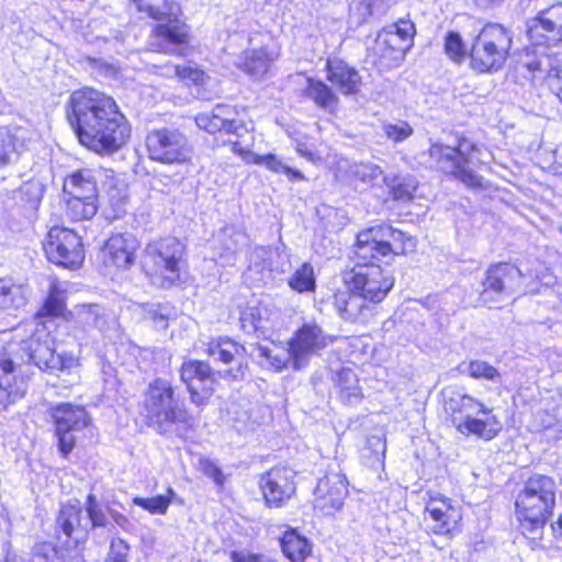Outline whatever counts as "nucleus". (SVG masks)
Masks as SVG:
<instances>
[{
	"mask_svg": "<svg viewBox=\"0 0 562 562\" xmlns=\"http://www.w3.org/2000/svg\"><path fill=\"white\" fill-rule=\"evenodd\" d=\"M146 149L150 160L164 165H186L193 156L187 135L175 127L150 131L146 136Z\"/></svg>",
	"mask_w": 562,
	"mask_h": 562,
	"instance_id": "12",
	"label": "nucleus"
},
{
	"mask_svg": "<svg viewBox=\"0 0 562 562\" xmlns=\"http://www.w3.org/2000/svg\"><path fill=\"white\" fill-rule=\"evenodd\" d=\"M183 256L184 246L179 239H154L146 245L140 255V267L153 284L170 288L180 279Z\"/></svg>",
	"mask_w": 562,
	"mask_h": 562,
	"instance_id": "6",
	"label": "nucleus"
},
{
	"mask_svg": "<svg viewBox=\"0 0 562 562\" xmlns=\"http://www.w3.org/2000/svg\"><path fill=\"white\" fill-rule=\"evenodd\" d=\"M373 260L379 261L380 257L367 260L357 257L355 266L342 273V280L345 284L367 297L368 302L379 303L393 288L394 276L389 267H382Z\"/></svg>",
	"mask_w": 562,
	"mask_h": 562,
	"instance_id": "9",
	"label": "nucleus"
},
{
	"mask_svg": "<svg viewBox=\"0 0 562 562\" xmlns=\"http://www.w3.org/2000/svg\"><path fill=\"white\" fill-rule=\"evenodd\" d=\"M47 259L56 265L76 269L85 259L80 236L66 227H52L43 243Z\"/></svg>",
	"mask_w": 562,
	"mask_h": 562,
	"instance_id": "15",
	"label": "nucleus"
},
{
	"mask_svg": "<svg viewBox=\"0 0 562 562\" xmlns=\"http://www.w3.org/2000/svg\"><path fill=\"white\" fill-rule=\"evenodd\" d=\"M237 116L238 113L234 106L217 104L211 112L198 114L195 123L210 134L218 132L235 136L236 139L229 138V142L234 144L235 150H241L238 138L247 134L248 128Z\"/></svg>",
	"mask_w": 562,
	"mask_h": 562,
	"instance_id": "19",
	"label": "nucleus"
},
{
	"mask_svg": "<svg viewBox=\"0 0 562 562\" xmlns=\"http://www.w3.org/2000/svg\"><path fill=\"white\" fill-rule=\"evenodd\" d=\"M231 559L233 562H262L265 555L249 553L246 551H233L231 553Z\"/></svg>",
	"mask_w": 562,
	"mask_h": 562,
	"instance_id": "55",
	"label": "nucleus"
},
{
	"mask_svg": "<svg viewBox=\"0 0 562 562\" xmlns=\"http://www.w3.org/2000/svg\"><path fill=\"white\" fill-rule=\"evenodd\" d=\"M445 53L451 60L456 63H461L465 58L467 48L459 33L449 32L446 35Z\"/></svg>",
	"mask_w": 562,
	"mask_h": 562,
	"instance_id": "47",
	"label": "nucleus"
},
{
	"mask_svg": "<svg viewBox=\"0 0 562 562\" xmlns=\"http://www.w3.org/2000/svg\"><path fill=\"white\" fill-rule=\"evenodd\" d=\"M68 121L79 142L101 155L119 150L130 138L131 130L116 102L94 89L72 92Z\"/></svg>",
	"mask_w": 562,
	"mask_h": 562,
	"instance_id": "1",
	"label": "nucleus"
},
{
	"mask_svg": "<svg viewBox=\"0 0 562 562\" xmlns=\"http://www.w3.org/2000/svg\"><path fill=\"white\" fill-rule=\"evenodd\" d=\"M46 314L52 316H58L63 314L65 310V295L64 290L57 282H53L49 288V294L46 299L44 306Z\"/></svg>",
	"mask_w": 562,
	"mask_h": 562,
	"instance_id": "45",
	"label": "nucleus"
},
{
	"mask_svg": "<svg viewBox=\"0 0 562 562\" xmlns=\"http://www.w3.org/2000/svg\"><path fill=\"white\" fill-rule=\"evenodd\" d=\"M414 247L413 237L389 225H379L358 234L355 254L360 260H367L405 254Z\"/></svg>",
	"mask_w": 562,
	"mask_h": 562,
	"instance_id": "10",
	"label": "nucleus"
},
{
	"mask_svg": "<svg viewBox=\"0 0 562 562\" xmlns=\"http://www.w3.org/2000/svg\"><path fill=\"white\" fill-rule=\"evenodd\" d=\"M204 352L215 362L232 364L231 368L218 370L217 375L222 379L234 381L244 379L247 371L246 348L228 337L212 339L205 345Z\"/></svg>",
	"mask_w": 562,
	"mask_h": 562,
	"instance_id": "18",
	"label": "nucleus"
},
{
	"mask_svg": "<svg viewBox=\"0 0 562 562\" xmlns=\"http://www.w3.org/2000/svg\"><path fill=\"white\" fill-rule=\"evenodd\" d=\"M273 60L274 57L265 49H252L245 53L243 68L248 75L258 78L268 71Z\"/></svg>",
	"mask_w": 562,
	"mask_h": 562,
	"instance_id": "38",
	"label": "nucleus"
},
{
	"mask_svg": "<svg viewBox=\"0 0 562 562\" xmlns=\"http://www.w3.org/2000/svg\"><path fill=\"white\" fill-rule=\"evenodd\" d=\"M521 271L510 263H497L487 268L481 282L479 303L494 307L510 300L521 290Z\"/></svg>",
	"mask_w": 562,
	"mask_h": 562,
	"instance_id": "13",
	"label": "nucleus"
},
{
	"mask_svg": "<svg viewBox=\"0 0 562 562\" xmlns=\"http://www.w3.org/2000/svg\"><path fill=\"white\" fill-rule=\"evenodd\" d=\"M52 417L59 450L66 456L72 450L77 434L90 425V416L82 406L63 403L53 409Z\"/></svg>",
	"mask_w": 562,
	"mask_h": 562,
	"instance_id": "16",
	"label": "nucleus"
},
{
	"mask_svg": "<svg viewBox=\"0 0 562 562\" xmlns=\"http://www.w3.org/2000/svg\"><path fill=\"white\" fill-rule=\"evenodd\" d=\"M206 473H207L211 477H213V479H214V481H215L216 483H218V484H221V483H222V477H223V475H222L221 470H220L217 467H215V465H213V464H210V465H209V469H206Z\"/></svg>",
	"mask_w": 562,
	"mask_h": 562,
	"instance_id": "58",
	"label": "nucleus"
},
{
	"mask_svg": "<svg viewBox=\"0 0 562 562\" xmlns=\"http://www.w3.org/2000/svg\"><path fill=\"white\" fill-rule=\"evenodd\" d=\"M31 294L27 284L13 279H0V310L16 311L24 307Z\"/></svg>",
	"mask_w": 562,
	"mask_h": 562,
	"instance_id": "29",
	"label": "nucleus"
},
{
	"mask_svg": "<svg viewBox=\"0 0 562 562\" xmlns=\"http://www.w3.org/2000/svg\"><path fill=\"white\" fill-rule=\"evenodd\" d=\"M289 286L299 293L315 290L314 269L310 263H303L288 280Z\"/></svg>",
	"mask_w": 562,
	"mask_h": 562,
	"instance_id": "43",
	"label": "nucleus"
},
{
	"mask_svg": "<svg viewBox=\"0 0 562 562\" xmlns=\"http://www.w3.org/2000/svg\"><path fill=\"white\" fill-rule=\"evenodd\" d=\"M348 173L353 181H360L366 186L373 187L383 176V170L372 162H359L350 165Z\"/></svg>",
	"mask_w": 562,
	"mask_h": 562,
	"instance_id": "42",
	"label": "nucleus"
},
{
	"mask_svg": "<svg viewBox=\"0 0 562 562\" xmlns=\"http://www.w3.org/2000/svg\"><path fill=\"white\" fill-rule=\"evenodd\" d=\"M254 162L256 165L265 166L267 169L276 172V173H283L288 177L290 181H304L305 177L304 175L295 169H292L291 167L284 165L276 155L268 154V155H255L254 156Z\"/></svg>",
	"mask_w": 562,
	"mask_h": 562,
	"instance_id": "41",
	"label": "nucleus"
},
{
	"mask_svg": "<svg viewBox=\"0 0 562 562\" xmlns=\"http://www.w3.org/2000/svg\"><path fill=\"white\" fill-rule=\"evenodd\" d=\"M113 519L121 527H124L127 524V518L122 514H114Z\"/></svg>",
	"mask_w": 562,
	"mask_h": 562,
	"instance_id": "62",
	"label": "nucleus"
},
{
	"mask_svg": "<svg viewBox=\"0 0 562 562\" xmlns=\"http://www.w3.org/2000/svg\"><path fill=\"white\" fill-rule=\"evenodd\" d=\"M267 314L266 307L254 306L246 308L240 314L241 329L247 334L260 333L266 336L274 326L273 319Z\"/></svg>",
	"mask_w": 562,
	"mask_h": 562,
	"instance_id": "31",
	"label": "nucleus"
},
{
	"mask_svg": "<svg viewBox=\"0 0 562 562\" xmlns=\"http://www.w3.org/2000/svg\"><path fill=\"white\" fill-rule=\"evenodd\" d=\"M442 397L443 407L460 434L491 440L502 429L493 409L468 394L462 387H446L442 391Z\"/></svg>",
	"mask_w": 562,
	"mask_h": 562,
	"instance_id": "3",
	"label": "nucleus"
},
{
	"mask_svg": "<svg viewBox=\"0 0 562 562\" xmlns=\"http://www.w3.org/2000/svg\"><path fill=\"white\" fill-rule=\"evenodd\" d=\"M139 12L160 21L156 25L149 43L154 50L167 54H181L180 46L189 42V26L179 18L177 3L167 0H134Z\"/></svg>",
	"mask_w": 562,
	"mask_h": 562,
	"instance_id": "5",
	"label": "nucleus"
},
{
	"mask_svg": "<svg viewBox=\"0 0 562 562\" xmlns=\"http://www.w3.org/2000/svg\"><path fill=\"white\" fill-rule=\"evenodd\" d=\"M256 351L258 357L266 360L265 364L276 370L285 368L289 361L292 360L291 346L285 348L276 344H271V346L258 345Z\"/></svg>",
	"mask_w": 562,
	"mask_h": 562,
	"instance_id": "36",
	"label": "nucleus"
},
{
	"mask_svg": "<svg viewBox=\"0 0 562 562\" xmlns=\"http://www.w3.org/2000/svg\"><path fill=\"white\" fill-rule=\"evenodd\" d=\"M331 342L333 337L326 335L315 322L305 323L288 342L291 346L293 367L296 370L306 367L312 356Z\"/></svg>",
	"mask_w": 562,
	"mask_h": 562,
	"instance_id": "20",
	"label": "nucleus"
},
{
	"mask_svg": "<svg viewBox=\"0 0 562 562\" xmlns=\"http://www.w3.org/2000/svg\"><path fill=\"white\" fill-rule=\"evenodd\" d=\"M87 513L93 527H102L106 524V516L94 495L89 494L87 498Z\"/></svg>",
	"mask_w": 562,
	"mask_h": 562,
	"instance_id": "52",
	"label": "nucleus"
},
{
	"mask_svg": "<svg viewBox=\"0 0 562 562\" xmlns=\"http://www.w3.org/2000/svg\"><path fill=\"white\" fill-rule=\"evenodd\" d=\"M374 442L376 443V446H379L381 448V453L382 456L385 454V451H386V445H385V441L382 440V438L380 437H372L370 440H369V443L370 445H374Z\"/></svg>",
	"mask_w": 562,
	"mask_h": 562,
	"instance_id": "61",
	"label": "nucleus"
},
{
	"mask_svg": "<svg viewBox=\"0 0 562 562\" xmlns=\"http://www.w3.org/2000/svg\"><path fill=\"white\" fill-rule=\"evenodd\" d=\"M224 235L227 236V241L225 243L227 263H231V256L235 255L244 245H246L248 238L244 232L232 227H227L224 231Z\"/></svg>",
	"mask_w": 562,
	"mask_h": 562,
	"instance_id": "50",
	"label": "nucleus"
},
{
	"mask_svg": "<svg viewBox=\"0 0 562 562\" xmlns=\"http://www.w3.org/2000/svg\"><path fill=\"white\" fill-rule=\"evenodd\" d=\"M527 35L531 47H527L522 55L539 49L558 53L554 48L562 41V3L541 10L537 16L530 19L527 22Z\"/></svg>",
	"mask_w": 562,
	"mask_h": 562,
	"instance_id": "14",
	"label": "nucleus"
},
{
	"mask_svg": "<svg viewBox=\"0 0 562 562\" xmlns=\"http://www.w3.org/2000/svg\"><path fill=\"white\" fill-rule=\"evenodd\" d=\"M557 483L551 476L533 474L516 497L518 520L525 532L537 538L555 505Z\"/></svg>",
	"mask_w": 562,
	"mask_h": 562,
	"instance_id": "4",
	"label": "nucleus"
},
{
	"mask_svg": "<svg viewBox=\"0 0 562 562\" xmlns=\"http://www.w3.org/2000/svg\"><path fill=\"white\" fill-rule=\"evenodd\" d=\"M306 95L318 106L329 111L334 110L337 105V97L335 93L327 85L319 80H307Z\"/></svg>",
	"mask_w": 562,
	"mask_h": 562,
	"instance_id": "39",
	"label": "nucleus"
},
{
	"mask_svg": "<svg viewBox=\"0 0 562 562\" xmlns=\"http://www.w3.org/2000/svg\"><path fill=\"white\" fill-rule=\"evenodd\" d=\"M327 79L344 94L356 93L361 83L358 71L339 59L327 61Z\"/></svg>",
	"mask_w": 562,
	"mask_h": 562,
	"instance_id": "27",
	"label": "nucleus"
},
{
	"mask_svg": "<svg viewBox=\"0 0 562 562\" xmlns=\"http://www.w3.org/2000/svg\"><path fill=\"white\" fill-rule=\"evenodd\" d=\"M149 313L153 314L154 319H157L159 317V321H161L162 315H159L157 311H150Z\"/></svg>",
	"mask_w": 562,
	"mask_h": 562,
	"instance_id": "64",
	"label": "nucleus"
},
{
	"mask_svg": "<svg viewBox=\"0 0 562 562\" xmlns=\"http://www.w3.org/2000/svg\"><path fill=\"white\" fill-rule=\"evenodd\" d=\"M296 473L285 467H276L260 477V488L270 508H280L290 501L296 491Z\"/></svg>",
	"mask_w": 562,
	"mask_h": 562,
	"instance_id": "21",
	"label": "nucleus"
},
{
	"mask_svg": "<svg viewBox=\"0 0 562 562\" xmlns=\"http://www.w3.org/2000/svg\"><path fill=\"white\" fill-rule=\"evenodd\" d=\"M411 47V44L400 40V37L394 35L386 26L378 34L374 50L381 57H390L394 60H400L404 58Z\"/></svg>",
	"mask_w": 562,
	"mask_h": 562,
	"instance_id": "32",
	"label": "nucleus"
},
{
	"mask_svg": "<svg viewBox=\"0 0 562 562\" xmlns=\"http://www.w3.org/2000/svg\"><path fill=\"white\" fill-rule=\"evenodd\" d=\"M100 170L82 168L76 170L64 181V191L69 195L85 196L86 199H97V180Z\"/></svg>",
	"mask_w": 562,
	"mask_h": 562,
	"instance_id": "26",
	"label": "nucleus"
},
{
	"mask_svg": "<svg viewBox=\"0 0 562 562\" xmlns=\"http://www.w3.org/2000/svg\"><path fill=\"white\" fill-rule=\"evenodd\" d=\"M427 529L440 536L451 537L459 528L462 514L459 507L443 496H430L425 507Z\"/></svg>",
	"mask_w": 562,
	"mask_h": 562,
	"instance_id": "23",
	"label": "nucleus"
},
{
	"mask_svg": "<svg viewBox=\"0 0 562 562\" xmlns=\"http://www.w3.org/2000/svg\"><path fill=\"white\" fill-rule=\"evenodd\" d=\"M138 246L132 234L112 235L102 249L104 265L117 270L130 269L136 260Z\"/></svg>",
	"mask_w": 562,
	"mask_h": 562,
	"instance_id": "25",
	"label": "nucleus"
},
{
	"mask_svg": "<svg viewBox=\"0 0 562 562\" xmlns=\"http://www.w3.org/2000/svg\"><path fill=\"white\" fill-rule=\"evenodd\" d=\"M296 151L300 156L305 158L306 160L311 161L314 165H319L322 162V157L311 150L306 144H297L296 145Z\"/></svg>",
	"mask_w": 562,
	"mask_h": 562,
	"instance_id": "56",
	"label": "nucleus"
},
{
	"mask_svg": "<svg viewBox=\"0 0 562 562\" xmlns=\"http://www.w3.org/2000/svg\"><path fill=\"white\" fill-rule=\"evenodd\" d=\"M171 383L165 379H155L145 393L144 408L146 417L157 425L158 430L167 432L171 425H190L193 420L183 404H179L175 397Z\"/></svg>",
	"mask_w": 562,
	"mask_h": 562,
	"instance_id": "7",
	"label": "nucleus"
},
{
	"mask_svg": "<svg viewBox=\"0 0 562 562\" xmlns=\"http://www.w3.org/2000/svg\"><path fill=\"white\" fill-rule=\"evenodd\" d=\"M133 503L153 515H164L167 513L171 498L165 495H157L154 497H134Z\"/></svg>",
	"mask_w": 562,
	"mask_h": 562,
	"instance_id": "46",
	"label": "nucleus"
},
{
	"mask_svg": "<svg viewBox=\"0 0 562 562\" xmlns=\"http://www.w3.org/2000/svg\"><path fill=\"white\" fill-rule=\"evenodd\" d=\"M76 364L74 356L56 355L47 341L34 338L10 341L0 350V405L13 404L25 395L24 379L34 373L35 367L56 373Z\"/></svg>",
	"mask_w": 562,
	"mask_h": 562,
	"instance_id": "2",
	"label": "nucleus"
},
{
	"mask_svg": "<svg viewBox=\"0 0 562 562\" xmlns=\"http://www.w3.org/2000/svg\"><path fill=\"white\" fill-rule=\"evenodd\" d=\"M555 170L561 173L562 170V148L557 149L554 153Z\"/></svg>",
	"mask_w": 562,
	"mask_h": 562,
	"instance_id": "60",
	"label": "nucleus"
},
{
	"mask_svg": "<svg viewBox=\"0 0 562 562\" xmlns=\"http://www.w3.org/2000/svg\"><path fill=\"white\" fill-rule=\"evenodd\" d=\"M53 550L49 543H42L35 547L31 562H48V553Z\"/></svg>",
	"mask_w": 562,
	"mask_h": 562,
	"instance_id": "57",
	"label": "nucleus"
},
{
	"mask_svg": "<svg viewBox=\"0 0 562 562\" xmlns=\"http://www.w3.org/2000/svg\"><path fill=\"white\" fill-rule=\"evenodd\" d=\"M170 70L187 83L203 85L206 78L204 71L192 66H172Z\"/></svg>",
	"mask_w": 562,
	"mask_h": 562,
	"instance_id": "51",
	"label": "nucleus"
},
{
	"mask_svg": "<svg viewBox=\"0 0 562 562\" xmlns=\"http://www.w3.org/2000/svg\"><path fill=\"white\" fill-rule=\"evenodd\" d=\"M79 322L87 326L104 331L108 328V316L103 307L95 304L82 305L77 311Z\"/></svg>",
	"mask_w": 562,
	"mask_h": 562,
	"instance_id": "40",
	"label": "nucleus"
},
{
	"mask_svg": "<svg viewBox=\"0 0 562 562\" xmlns=\"http://www.w3.org/2000/svg\"><path fill=\"white\" fill-rule=\"evenodd\" d=\"M551 528L555 537L562 538V513L560 514L558 520L551 525Z\"/></svg>",
	"mask_w": 562,
	"mask_h": 562,
	"instance_id": "59",
	"label": "nucleus"
},
{
	"mask_svg": "<svg viewBox=\"0 0 562 562\" xmlns=\"http://www.w3.org/2000/svg\"><path fill=\"white\" fill-rule=\"evenodd\" d=\"M367 302L368 299L352 286H349V291L338 292L334 297V306L339 315L350 322H357L364 316L369 308Z\"/></svg>",
	"mask_w": 562,
	"mask_h": 562,
	"instance_id": "28",
	"label": "nucleus"
},
{
	"mask_svg": "<svg viewBox=\"0 0 562 562\" xmlns=\"http://www.w3.org/2000/svg\"><path fill=\"white\" fill-rule=\"evenodd\" d=\"M180 379L186 384L192 404L207 405L217 383L215 372L209 363L201 360H187L181 364Z\"/></svg>",
	"mask_w": 562,
	"mask_h": 562,
	"instance_id": "17",
	"label": "nucleus"
},
{
	"mask_svg": "<svg viewBox=\"0 0 562 562\" xmlns=\"http://www.w3.org/2000/svg\"><path fill=\"white\" fill-rule=\"evenodd\" d=\"M337 386L339 396L345 403L355 404L361 398V387L356 373L351 369H342L337 373Z\"/></svg>",
	"mask_w": 562,
	"mask_h": 562,
	"instance_id": "35",
	"label": "nucleus"
},
{
	"mask_svg": "<svg viewBox=\"0 0 562 562\" xmlns=\"http://www.w3.org/2000/svg\"><path fill=\"white\" fill-rule=\"evenodd\" d=\"M475 149V145L468 139H458L456 145H443L435 143L429 148V156L436 167L459 179L470 188L482 187V177L469 168L470 153Z\"/></svg>",
	"mask_w": 562,
	"mask_h": 562,
	"instance_id": "11",
	"label": "nucleus"
},
{
	"mask_svg": "<svg viewBox=\"0 0 562 562\" xmlns=\"http://www.w3.org/2000/svg\"><path fill=\"white\" fill-rule=\"evenodd\" d=\"M382 130L387 139L394 143H402L413 135V127L405 121L386 122Z\"/></svg>",
	"mask_w": 562,
	"mask_h": 562,
	"instance_id": "49",
	"label": "nucleus"
},
{
	"mask_svg": "<svg viewBox=\"0 0 562 562\" xmlns=\"http://www.w3.org/2000/svg\"><path fill=\"white\" fill-rule=\"evenodd\" d=\"M559 53H548L546 49L535 50L520 56L519 64L533 78H544L550 90L562 103V63Z\"/></svg>",
	"mask_w": 562,
	"mask_h": 562,
	"instance_id": "22",
	"label": "nucleus"
},
{
	"mask_svg": "<svg viewBox=\"0 0 562 562\" xmlns=\"http://www.w3.org/2000/svg\"><path fill=\"white\" fill-rule=\"evenodd\" d=\"M149 313L153 314L154 319H157L159 317V321H161L162 315H159L157 311H150Z\"/></svg>",
	"mask_w": 562,
	"mask_h": 562,
	"instance_id": "63",
	"label": "nucleus"
},
{
	"mask_svg": "<svg viewBox=\"0 0 562 562\" xmlns=\"http://www.w3.org/2000/svg\"><path fill=\"white\" fill-rule=\"evenodd\" d=\"M394 35L407 44L413 45V36L415 34V25L411 21L401 20L397 23L387 26Z\"/></svg>",
	"mask_w": 562,
	"mask_h": 562,
	"instance_id": "53",
	"label": "nucleus"
},
{
	"mask_svg": "<svg viewBox=\"0 0 562 562\" xmlns=\"http://www.w3.org/2000/svg\"><path fill=\"white\" fill-rule=\"evenodd\" d=\"M347 495L346 477L340 473H329L318 480L314 490V509L331 515L342 507Z\"/></svg>",
	"mask_w": 562,
	"mask_h": 562,
	"instance_id": "24",
	"label": "nucleus"
},
{
	"mask_svg": "<svg viewBox=\"0 0 562 562\" xmlns=\"http://www.w3.org/2000/svg\"><path fill=\"white\" fill-rule=\"evenodd\" d=\"M81 510L77 506L65 505L61 507L57 524L67 537H70L80 526Z\"/></svg>",
	"mask_w": 562,
	"mask_h": 562,
	"instance_id": "44",
	"label": "nucleus"
},
{
	"mask_svg": "<svg viewBox=\"0 0 562 562\" xmlns=\"http://www.w3.org/2000/svg\"><path fill=\"white\" fill-rule=\"evenodd\" d=\"M467 372L473 379H484L491 382H497L499 378L498 370L483 360L470 361Z\"/></svg>",
	"mask_w": 562,
	"mask_h": 562,
	"instance_id": "48",
	"label": "nucleus"
},
{
	"mask_svg": "<svg viewBox=\"0 0 562 562\" xmlns=\"http://www.w3.org/2000/svg\"><path fill=\"white\" fill-rule=\"evenodd\" d=\"M23 147V128L15 125L0 127V167L15 161Z\"/></svg>",
	"mask_w": 562,
	"mask_h": 562,
	"instance_id": "30",
	"label": "nucleus"
},
{
	"mask_svg": "<svg viewBox=\"0 0 562 562\" xmlns=\"http://www.w3.org/2000/svg\"><path fill=\"white\" fill-rule=\"evenodd\" d=\"M98 211L97 199L70 195L67 201L66 213L72 221H85L92 218Z\"/></svg>",
	"mask_w": 562,
	"mask_h": 562,
	"instance_id": "37",
	"label": "nucleus"
},
{
	"mask_svg": "<svg viewBox=\"0 0 562 562\" xmlns=\"http://www.w3.org/2000/svg\"><path fill=\"white\" fill-rule=\"evenodd\" d=\"M512 44L513 34L508 29L497 23L486 24L472 44V68L480 72L499 70L507 60Z\"/></svg>",
	"mask_w": 562,
	"mask_h": 562,
	"instance_id": "8",
	"label": "nucleus"
},
{
	"mask_svg": "<svg viewBox=\"0 0 562 562\" xmlns=\"http://www.w3.org/2000/svg\"><path fill=\"white\" fill-rule=\"evenodd\" d=\"M280 542L283 554L292 562H304L311 554L310 541L295 529L286 530Z\"/></svg>",
	"mask_w": 562,
	"mask_h": 562,
	"instance_id": "33",
	"label": "nucleus"
},
{
	"mask_svg": "<svg viewBox=\"0 0 562 562\" xmlns=\"http://www.w3.org/2000/svg\"><path fill=\"white\" fill-rule=\"evenodd\" d=\"M128 549L130 547L124 540L120 538L112 540L105 562H127L126 557Z\"/></svg>",
	"mask_w": 562,
	"mask_h": 562,
	"instance_id": "54",
	"label": "nucleus"
},
{
	"mask_svg": "<svg viewBox=\"0 0 562 562\" xmlns=\"http://www.w3.org/2000/svg\"><path fill=\"white\" fill-rule=\"evenodd\" d=\"M383 182L390 196L402 203L412 201L418 188V181L411 175L384 176Z\"/></svg>",
	"mask_w": 562,
	"mask_h": 562,
	"instance_id": "34",
	"label": "nucleus"
}]
</instances>
